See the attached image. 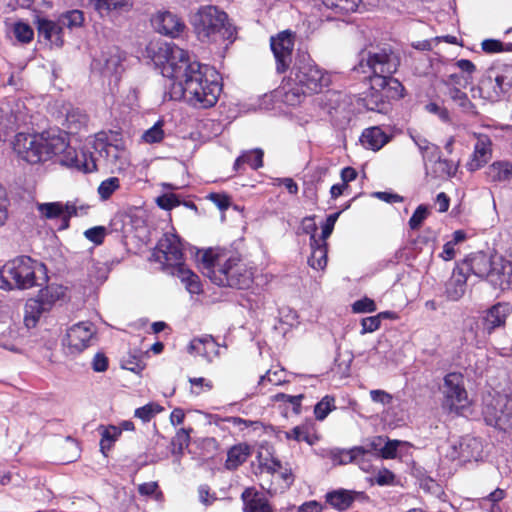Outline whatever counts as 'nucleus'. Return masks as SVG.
I'll return each mask as SVG.
<instances>
[{
	"label": "nucleus",
	"instance_id": "nucleus-1",
	"mask_svg": "<svg viewBox=\"0 0 512 512\" xmlns=\"http://www.w3.org/2000/svg\"><path fill=\"white\" fill-rule=\"evenodd\" d=\"M145 56L160 69L163 77L173 81L171 99L186 96L188 102L199 109L217 103L222 85L214 68L192 61L187 51L172 43L150 42Z\"/></svg>",
	"mask_w": 512,
	"mask_h": 512
},
{
	"label": "nucleus",
	"instance_id": "nucleus-2",
	"mask_svg": "<svg viewBox=\"0 0 512 512\" xmlns=\"http://www.w3.org/2000/svg\"><path fill=\"white\" fill-rule=\"evenodd\" d=\"M14 151L26 162L36 164L56 158L62 165L83 173L97 170L96 159L87 151H77L69 143V136L60 130L41 134L18 133L13 141Z\"/></svg>",
	"mask_w": 512,
	"mask_h": 512
},
{
	"label": "nucleus",
	"instance_id": "nucleus-3",
	"mask_svg": "<svg viewBox=\"0 0 512 512\" xmlns=\"http://www.w3.org/2000/svg\"><path fill=\"white\" fill-rule=\"evenodd\" d=\"M153 256L164 268L169 269L173 276L180 279L189 293H201L202 288L198 275L187 268L182 262L183 248L177 235L165 233L159 240Z\"/></svg>",
	"mask_w": 512,
	"mask_h": 512
},
{
	"label": "nucleus",
	"instance_id": "nucleus-4",
	"mask_svg": "<svg viewBox=\"0 0 512 512\" xmlns=\"http://www.w3.org/2000/svg\"><path fill=\"white\" fill-rule=\"evenodd\" d=\"M204 273L218 286L237 289L248 288L253 281V272L238 257L223 259L212 253L203 256Z\"/></svg>",
	"mask_w": 512,
	"mask_h": 512
},
{
	"label": "nucleus",
	"instance_id": "nucleus-5",
	"mask_svg": "<svg viewBox=\"0 0 512 512\" xmlns=\"http://www.w3.org/2000/svg\"><path fill=\"white\" fill-rule=\"evenodd\" d=\"M194 30L201 42L232 43L236 30L229 23L228 15L216 6L207 5L201 7L194 18Z\"/></svg>",
	"mask_w": 512,
	"mask_h": 512
},
{
	"label": "nucleus",
	"instance_id": "nucleus-6",
	"mask_svg": "<svg viewBox=\"0 0 512 512\" xmlns=\"http://www.w3.org/2000/svg\"><path fill=\"white\" fill-rule=\"evenodd\" d=\"M398 59L392 53L387 52L385 49H381L377 52H368L367 55H363L359 67L362 72L366 73L364 66L372 73L370 77L371 89L379 88L386 90L387 88L398 92L403 89L402 84L392 75L397 71Z\"/></svg>",
	"mask_w": 512,
	"mask_h": 512
},
{
	"label": "nucleus",
	"instance_id": "nucleus-7",
	"mask_svg": "<svg viewBox=\"0 0 512 512\" xmlns=\"http://www.w3.org/2000/svg\"><path fill=\"white\" fill-rule=\"evenodd\" d=\"M289 79L296 86V91L293 92L296 96L319 93L330 83L329 75L306 52L297 54Z\"/></svg>",
	"mask_w": 512,
	"mask_h": 512
},
{
	"label": "nucleus",
	"instance_id": "nucleus-8",
	"mask_svg": "<svg viewBox=\"0 0 512 512\" xmlns=\"http://www.w3.org/2000/svg\"><path fill=\"white\" fill-rule=\"evenodd\" d=\"M37 263L28 256H19L0 268V289H29L35 285Z\"/></svg>",
	"mask_w": 512,
	"mask_h": 512
},
{
	"label": "nucleus",
	"instance_id": "nucleus-9",
	"mask_svg": "<svg viewBox=\"0 0 512 512\" xmlns=\"http://www.w3.org/2000/svg\"><path fill=\"white\" fill-rule=\"evenodd\" d=\"M485 422L499 430H512V401L506 395L498 394L485 400L483 407Z\"/></svg>",
	"mask_w": 512,
	"mask_h": 512
},
{
	"label": "nucleus",
	"instance_id": "nucleus-10",
	"mask_svg": "<svg viewBox=\"0 0 512 512\" xmlns=\"http://www.w3.org/2000/svg\"><path fill=\"white\" fill-rule=\"evenodd\" d=\"M61 295L60 287L47 286L41 289L35 298H30L25 304L24 323L26 327H35L41 315L48 312Z\"/></svg>",
	"mask_w": 512,
	"mask_h": 512
},
{
	"label": "nucleus",
	"instance_id": "nucleus-11",
	"mask_svg": "<svg viewBox=\"0 0 512 512\" xmlns=\"http://www.w3.org/2000/svg\"><path fill=\"white\" fill-rule=\"evenodd\" d=\"M93 148L112 171H121L128 164V155L123 143H112L106 133L95 135Z\"/></svg>",
	"mask_w": 512,
	"mask_h": 512
},
{
	"label": "nucleus",
	"instance_id": "nucleus-12",
	"mask_svg": "<svg viewBox=\"0 0 512 512\" xmlns=\"http://www.w3.org/2000/svg\"><path fill=\"white\" fill-rule=\"evenodd\" d=\"M444 406L450 411L459 413L468 404V394L464 387V378L461 373L451 372L444 377L443 385Z\"/></svg>",
	"mask_w": 512,
	"mask_h": 512
},
{
	"label": "nucleus",
	"instance_id": "nucleus-13",
	"mask_svg": "<svg viewBox=\"0 0 512 512\" xmlns=\"http://www.w3.org/2000/svg\"><path fill=\"white\" fill-rule=\"evenodd\" d=\"M294 34L288 30L279 32L270 38V47L273 52L276 72L285 73L291 66L294 50Z\"/></svg>",
	"mask_w": 512,
	"mask_h": 512
},
{
	"label": "nucleus",
	"instance_id": "nucleus-14",
	"mask_svg": "<svg viewBox=\"0 0 512 512\" xmlns=\"http://www.w3.org/2000/svg\"><path fill=\"white\" fill-rule=\"evenodd\" d=\"M482 442L475 437L465 436L456 441H451L446 456L451 460L461 463L478 461L482 458Z\"/></svg>",
	"mask_w": 512,
	"mask_h": 512
},
{
	"label": "nucleus",
	"instance_id": "nucleus-15",
	"mask_svg": "<svg viewBox=\"0 0 512 512\" xmlns=\"http://www.w3.org/2000/svg\"><path fill=\"white\" fill-rule=\"evenodd\" d=\"M459 265L467 275L471 273L479 278L489 277L494 284L499 282V272L496 267H500V259L492 262L486 254L476 253Z\"/></svg>",
	"mask_w": 512,
	"mask_h": 512
},
{
	"label": "nucleus",
	"instance_id": "nucleus-16",
	"mask_svg": "<svg viewBox=\"0 0 512 512\" xmlns=\"http://www.w3.org/2000/svg\"><path fill=\"white\" fill-rule=\"evenodd\" d=\"M151 24L158 33L171 38L179 37L186 28L184 20L168 10L157 11L151 18Z\"/></svg>",
	"mask_w": 512,
	"mask_h": 512
},
{
	"label": "nucleus",
	"instance_id": "nucleus-17",
	"mask_svg": "<svg viewBox=\"0 0 512 512\" xmlns=\"http://www.w3.org/2000/svg\"><path fill=\"white\" fill-rule=\"evenodd\" d=\"M472 98H480L490 102H497L505 97L492 70L483 76L478 85L471 88Z\"/></svg>",
	"mask_w": 512,
	"mask_h": 512
},
{
	"label": "nucleus",
	"instance_id": "nucleus-18",
	"mask_svg": "<svg viewBox=\"0 0 512 512\" xmlns=\"http://www.w3.org/2000/svg\"><path fill=\"white\" fill-rule=\"evenodd\" d=\"M94 334L95 329L91 322H79L68 329L67 343L70 348L81 352L90 345Z\"/></svg>",
	"mask_w": 512,
	"mask_h": 512
},
{
	"label": "nucleus",
	"instance_id": "nucleus-19",
	"mask_svg": "<svg viewBox=\"0 0 512 512\" xmlns=\"http://www.w3.org/2000/svg\"><path fill=\"white\" fill-rule=\"evenodd\" d=\"M512 312V305L507 302H498L491 306L484 314L482 323L488 334L506 323L508 315Z\"/></svg>",
	"mask_w": 512,
	"mask_h": 512
},
{
	"label": "nucleus",
	"instance_id": "nucleus-20",
	"mask_svg": "<svg viewBox=\"0 0 512 512\" xmlns=\"http://www.w3.org/2000/svg\"><path fill=\"white\" fill-rule=\"evenodd\" d=\"M362 495L361 492L344 488L335 489L324 495L325 503L338 512H344L352 507L354 501Z\"/></svg>",
	"mask_w": 512,
	"mask_h": 512
},
{
	"label": "nucleus",
	"instance_id": "nucleus-21",
	"mask_svg": "<svg viewBox=\"0 0 512 512\" xmlns=\"http://www.w3.org/2000/svg\"><path fill=\"white\" fill-rule=\"evenodd\" d=\"M486 182L498 186L512 181V162L507 160L494 161L484 172Z\"/></svg>",
	"mask_w": 512,
	"mask_h": 512
},
{
	"label": "nucleus",
	"instance_id": "nucleus-22",
	"mask_svg": "<svg viewBox=\"0 0 512 512\" xmlns=\"http://www.w3.org/2000/svg\"><path fill=\"white\" fill-rule=\"evenodd\" d=\"M467 279L468 275L460 265H457L453 269L452 275L445 285V294L448 300L458 301L465 295L467 290Z\"/></svg>",
	"mask_w": 512,
	"mask_h": 512
},
{
	"label": "nucleus",
	"instance_id": "nucleus-23",
	"mask_svg": "<svg viewBox=\"0 0 512 512\" xmlns=\"http://www.w3.org/2000/svg\"><path fill=\"white\" fill-rule=\"evenodd\" d=\"M243 512H274L268 498L255 488H246L241 495Z\"/></svg>",
	"mask_w": 512,
	"mask_h": 512
},
{
	"label": "nucleus",
	"instance_id": "nucleus-24",
	"mask_svg": "<svg viewBox=\"0 0 512 512\" xmlns=\"http://www.w3.org/2000/svg\"><path fill=\"white\" fill-rule=\"evenodd\" d=\"M491 140L487 135H479L474 146V151L467 164L469 171H476L483 167L491 158Z\"/></svg>",
	"mask_w": 512,
	"mask_h": 512
},
{
	"label": "nucleus",
	"instance_id": "nucleus-25",
	"mask_svg": "<svg viewBox=\"0 0 512 512\" xmlns=\"http://www.w3.org/2000/svg\"><path fill=\"white\" fill-rule=\"evenodd\" d=\"M188 350L190 353L211 362L219 354V345L210 335H204L191 340Z\"/></svg>",
	"mask_w": 512,
	"mask_h": 512
},
{
	"label": "nucleus",
	"instance_id": "nucleus-26",
	"mask_svg": "<svg viewBox=\"0 0 512 512\" xmlns=\"http://www.w3.org/2000/svg\"><path fill=\"white\" fill-rule=\"evenodd\" d=\"M38 210L40 213L48 218H62L65 222L64 227L68 226V219L72 216L77 215V208L75 204L66 203L62 204L60 202H51V203H42L38 205Z\"/></svg>",
	"mask_w": 512,
	"mask_h": 512
},
{
	"label": "nucleus",
	"instance_id": "nucleus-27",
	"mask_svg": "<svg viewBox=\"0 0 512 512\" xmlns=\"http://www.w3.org/2000/svg\"><path fill=\"white\" fill-rule=\"evenodd\" d=\"M332 458L334 463L339 465L355 462L364 471H368L370 467V464L366 461V450L363 447H353L349 450L334 452Z\"/></svg>",
	"mask_w": 512,
	"mask_h": 512
},
{
	"label": "nucleus",
	"instance_id": "nucleus-28",
	"mask_svg": "<svg viewBox=\"0 0 512 512\" xmlns=\"http://www.w3.org/2000/svg\"><path fill=\"white\" fill-rule=\"evenodd\" d=\"M62 30L63 27L59 22L48 19L38 20L39 37L49 41L51 45L61 46L63 44Z\"/></svg>",
	"mask_w": 512,
	"mask_h": 512
},
{
	"label": "nucleus",
	"instance_id": "nucleus-29",
	"mask_svg": "<svg viewBox=\"0 0 512 512\" xmlns=\"http://www.w3.org/2000/svg\"><path fill=\"white\" fill-rule=\"evenodd\" d=\"M360 140L365 148L378 151L389 142L390 136L386 134L380 127L374 126L366 128L362 132Z\"/></svg>",
	"mask_w": 512,
	"mask_h": 512
},
{
	"label": "nucleus",
	"instance_id": "nucleus-30",
	"mask_svg": "<svg viewBox=\"0 0 512 512\" xmlns=\"http://www.w3.org/2000/svg\"><path fill=\"white\" fill-rule=\"evenodd\" d=\"M311 256L308 264L316 270H322L327 265V243L317 240L314 234L310 237Z\"/></svg>",
	"mask_w": 512,
	"mask_h": 512
},
{
	"label": "nucleus",
	"instance_id": "nucleus-31",
	"mask_svg": "<svg viewBox=\"0 0 512 512\" xmlns=\"http://www.w3.org/2000/svg\"><path fill=\"white\" fill-rule=\"evenodd\" d=\"M102 74L105 76H117L123 70V57L118 49L110 50L102 55Z\"/></svg>",
	"mask_w": 512,
	"mask_h": 512
},
{
	"label": "nucleus",
	"instance_id": "nucleus-32",
	"mask_svg": "<svg viewBox=\"0 0 512 512\" xmlns=\"http://www.w3.org/2000/svg\"><path fill=\"white\" fill-rule=\"evenodd\" d=\"M244 164H247L254 170L262 167L263 151L261 149H253L242 152V154L236 158L233 168L237 172L241 171Z\"/></svg>",
	"mask_w": 512,
	"mask_h": 512
},
{
	"label": "nucleus",
	"instance_id": "nucleus-33",
	"mask_svg": "<svg viewBox=\"0 0 512 512\" xmlns=\"http://www.w3.org/2000/svg\"><path fill=\"white\" fill-rule=\"evenodd\" d=\"M250 455V448L246 444H238L231 447L227 453L225 466L229 470H234L243 464Z\"/></svg>",
	"mask_w": 512,
	"mask_h": 512
},
{
	"label": "nucleus",
	"instance_id": "nucleus-34",
	"mask_svg": "<svg viewBox=\"0 0 512 512\" xmlns=\"http://www.w3.org/2000/svg\"><path fill=\"white\" fill-rule=\"evenodd\" d=\"M499 272L498 285L501 289L512 288V249L500 258V267H496Z\"/></svg>",
	"mask_w": 512,
	"mask_h": 512
},
{
	"label": "nucleus",
	"instance_id": "nucleus-35",
	"mask_svg": "<svg viewBox=\"0 0 512 512\" xmlns=\"http://www.w3.org/2000/svg\"><path fill=\"white\" fill-rule=\"evenodd\" d=\"M458 169V165L448 159H442L441 156L435 160V162L431 166V170L429 169V173L434 178H451L453 177Z\"/></svg>",
	"mask_w": 512,
	"mask_h": 512
},
{
	"label": "nucleus",
	"instance_id": "nucleus-36",
	"mask_svg": "<svg viewBox=\"0 0 512 512\" xmlns=\"http://www.w3.org/2000/svg\"><path fill=\"white\" fill-rule=\"evenodd\" d=\"M99 14H109L113 10H129L132 7L131 0H90Z\"/></svg>",
	"mask_w": 512,
	"mask_h": 512
},
{
	"label": "nucleus",
	"instance_id": "nucleus-37",
	"mask_svg": "<svg viewBox=\"0 0 512 512\" xmlns=\"http://www.w3.org/2000/svg\"><path fill=\"white\" fill-rule=\"evenodd\" d=\"M445 94L457 105L462 112L467 114H475V106L468 98L463 89H452V91H445Z\"/></svg>",
	"mask_w": 512,
	"mask_h": 512
},
{
	"label": "nucleus",
	"instance_id": "nucleus-38",
	"mask_svg": "<svg viewBox=\"0 0 512 512\" xmlns=\"http://www.w3.org/2000/svg\"><path fill=\"white\" fill-rule=\"evenodd\" d=\"M323 5L336 13L347 14L355 12L362 0H321Z\"/></svg>",
	"mask_w": 512,
	"mask_h": 512
},
{
	"label": "nucleus",
	"instance_id": "nucleus-39",
	"mask_svg": "<svg viewBox=\"0 0 512 512\" xmlns=\"http://www.w3.org/2000/svg\"><path fill=\"white\" fill-rule=\"evenodd\" d=\"M441 82L445 86V91H452V89H465L471 82V76L461 73H451L443 77Z\"/></svg>",
	"mask_w": 512,
	"mask_h": 512
},
{
	"label": "nucleus",
	"instance_id": "nucleus-40",
	"mask_svg": "<svg viewBox=\"0 0 512 512\" xmlns=\"http://www.w3.org/2000/svg\"><path fill=\"white\" fill-rule=\"evenodd\" d=\"M502 91L506 95L512 89V65H503L502 67L492 70Z\"/></svg>",
	"mask_w": 512,
	"mask_h": 512
},
{
	"label": "nucleus",
	"instance_id": "nucleus-41",
	"mask_svg": "<svg viewBox=\"0 0 512 512\" xmlns=\"http://www.w3.org/2000/svg\"><path fill=\"white\" fill-rule=\"evenodd\" d=\"M120 186V179L118 177H109L99 184L97 193L102 201H107L118 189H120Z\"/></svg>",
	"mask_w": 512,
	"mask_h": 512
},
{
	"label": "nucleus",
	"instance_id": "nucleus-42",
	"mask_svg": "<svg viewBox=\"0 0 512 512\" xmlns=\"http://www.w3.org/2000/svg\"><path fill=\"white\" fill-rule=\"evenodd\" d=\"M108 272L109 270L105 263L92 261L88 269L90 283L93 285L103 283L108 277Z\"/></svg>",
	"mask_w": 512,
	"mask_h": 512
},
{
	"label": "nucleus",
	"instance_id": "nucleus-43",
	"mask_svg": "<svg viewBox=\"0 0 512 512\" xmlns=\"http://www.w3.org/2000/svg\"><path fill=\"white\" fill-rule=\"evenodd\" d=\"M164 121L158 120L152 127L147 129L141 136V140L147 144L160 143L164 137L165 132L163 130Z\"/></svg>",
	"mask_w": 512,
	"mask_h": 512
},
{
	"label": "nucleus",
	"instance_id": "nucleus-44",
	"mask_svg": "<svg viewBox=\"0 0 512 512\" xmlns=\"http://www.w3.org/2000/svg\"><path fill=\"white\" fill-rule=\"evenodd\" d=\"M84 22V14L80 10H71L63 13L59 18V23L62 27L69 29L82 26Z\"/></svg>",
	"mask_w": 512,
	"mask_h": 512
},
{
	"label": "nucleus",
	"instance_id": "nucleus-45",
	"mask_svg": "<svg viewBox=\"0 0 512 512\" xmlns=\"http://www.w3.org/2000/svg\"><path fill=\"white\" fill-rule=\"evenodd\" d=\"M334 398L332 396L326 395L322 398L320 402H318L314 408V414L317 420H324L328 414L335 409Z\"/></svg>",
	"mask_w": 512,
	"mask_h": 512
},
{
	"label": "nucleus",
	"instance_id": "nucleus-46",
	"mask_svg": "<svg viewBox=\"0 0 512 512\" xmlns=\"http://www.w3.org/2000/svg\"><path fill=\"white\" fill-rule=\"evenodd\" d=\"M190 434L187 429L181 428L176 432L172 439L173 454L181 455L185 448L189 446Z\"/></svg>",
	"mask_w": 512,
	"mask_h": 512
},
{
	"label": "nucleus",
	"instance_id": "nucleus-47",
	"mask_svg": "<svg viewBox=\"0 0 512 512\" xmlns=\"http://www.w3.org/2000/svg\"><path fill=\"white\" fill-rule=\"evenodd\" d=\"M13 33L15 38L22 43H29L34 36L31 26L24 22H16L13 25Z\"/></svg>",
	"mask_w": 512,
	"mask_h": 512
},
{
	"label": "nucleus",
	"instance_id": "nucleus-48",
	"mask_svg": "<svg viewBox=\"0 0 512 512\" xmlns=\"http://www.w3.org/2000/svg\"><path fill=\"white\" fill-rule=\"evenodd\" d=\"M163 408L157 403H148L135 410V417L141 419L143 422L150 421L157 413L161 412Z\"/></svg>",
	"mask_w": 512,
	"mask_h": 512
},
{
	"label": "nucleus",
	"instance_id": "nucleus-49",
	"mask_svg": "<svg viewBox=\"0 0 512 512\" xmlns=\"http://www.w3.org/2000/svg\"><path fill=\"white\" fill-rule=\"evenodd\" d=\"M425 110L438 117V119L443 123H450L451 117L448 109L442 105H439L435 102H430L425 105Z\"/></svg>",
	"mask_w": 512,
	"mask_h": 512
},
{
	"label": "nucleus",
	"instance_id": "nucleus-50",
	"mask_svg": "<svg viewBox=\"0 0 512 512\" xmlns=\"http://www.w3.org/2000/svg\"><path fill=\"white\" fill-rule=\"evenodd\" d=\"M288 439H294L298 442H307L310 445L314 444V440L307 427L304 426H296L291 431L287 433Z\"/></svg>",
	"mask_w": 512,
	"mask_h": 512
},
{
	"label": "nucleus",
	"instance_id": "nucleus-51",
	"mask_svg": "<svg viewBox=\"0 0 512 512\" xmlns=\"http://www.w3.org/2000/svg\"><path fill=\"white\" fill-rule=\"evenodd\" d=\"M482 50L486 53H498L504 50L512 51V43L507 44V48H504V44L495 39H486L481 43Z\"/></svg>",
	"mask_w": 512,
	"mask_h": 512
},
{
	"label": "nucleus",
	"instance_id": "nucleus-52",
	"mask_svg": "<svg viewBox=\"0 0 512 512\" xmlns=\"http://www.w3.org/2000/svg\"><path fill=\"white\" fill-rule=\"evenodd\" d=\"M284 371L282 369L278 370H268L265 375H262L258 381V385L262 386L266 382L272 385H280L284 382Z\"/></svg>",
	"mask_w": 512,
	"mask_h": 512
},
{
	"label": "nucleus",
	"instance_id": "nucleus-53",
	"mask_svg": "<svg viewBox=\"0 0 512 512\" xmlns=\"http://www.w3.org/2000/svg\"><path fill=\"white\" fill-rule=\"evenodd\" d=\"M429 214L428 207L425 205H419L414 211L413 215L409 219V227L412 230H416L420 228L423 221L427 218Z\"/></svg>",
	"mask_w": 512,
	"mask_h": 512
},
{
	"label": "nucleus",
	"instance_id": "nucleus-54",
	"mask_svg": "<svg viewBox=\"0 0 512 512\" xmlns=\"http://www.w3.org/2000/svg\"><path fill=\"white\" fill-rule=\"evenodd\" d=\"M119 435L120 431L116 427L105 428L100 441L101 450L104 452L105 449H109Z\"/></svg>",
	"mask_w": 512,
	"mask_h": 512
},
{
	"label": "nucleus",
	"instance_id": "nucleus-55",
	"mask_svg": "<svg viewBox=\"0 0 512 512\" xmlns=\"http://www.w3.org/2000/svg\"><path fill=\"white\" fill-rule=\"evenodd\" d=\"M189 383L192 387V393H195L196 395H199L204 391H210L213 388L212 382L204 377L189 378Z\"/></svg>",
	"mask_w": 512,
	"mask_h": 512
},
{
	"label": "nucleus",
	"instance_id": "nucleus-56",
	"mask_svg": "<svg viewBox=\"0 0 512 512\" xmlns=\"http://www.w3.org/2000/svg\"><path fill=\"white\" fill-rule=\"evenodd\" d=\"M157 205L164 210H171L180 205L178 197L173 193H166L156 198Z\"/></svg>",
	"mask_w": 512,
	"mask_h": 512
},
{
	"label": "nucleus",
	"instance_id": "nucleus-57",
	"mask_svg": "<svg viewBox=\"0 0 512 512\" xmlns=\"http://www.w3.org/2000/svg\"><path fill=\"white\" fill-rule=\"evenodd\" d=\"M374 482L379 486H389L395 484V475L387 468H381L377 471Z\"/></svg>",
	"mask_w": 512,
	"mask_h": 512
},
{
	"label": "nucleus",
	"instance_id": "nucleus-58",
	"mask_svg": "<svg viewBox=\"0 0 512 512\" xmlns=\"http://www.w3.org/2000/svg\"><path fill=\"white\" fill-rule=\"evenodd\" d=\"M352 310L355 313H370L376 310V304L374 300L365 297L354 302L352 305Z\"/></svg>",
	"mask_w": 512,
	"mask_h": 512
},
{
	"label": "nucleus",
	"instance_id": "nucleus-59",
	"mask_svg": "<svg viewBox=\"0 0 512 512\" xmlns=\"http://www.w3.org/2000/svg\"><path fill=\"white\" fill-rule=\"evenodd\" d=\"M440 154L441 151L439 147L435 144H432L430 147L427 148V150L421 153L427 174L429 173V163L433 164L435 160H437L440 157Z\"/></svg>",
	"mask_w": 512,
	"mask_h": 512
},
{
	"label": "nucleus",
	"instance_id": "nucleus-60",
	"mask_svg": "<svg viewBox=\"0 0 512 512\" xmlns=\"http://www.w3.org/2000/svg\"><path fill=\"white\" fill-rule=\"evenodd\" d=\"M381 324L380 315L363 318L361 321V334L372 333L379 329Z\"/></svg>",
	"mask_w": 512,
	"mask_h": 512
},
{
	"label": "nucleus",
	"instance_id": "nucleus-61",
	"mask_svg": "<svg viewBox=\"0 0 512 512\" xmlns=\"http://www.w3.org/2000/svg\"><path fill=\"white\" fill-rule=\"evenodd\" d=\"M274 399L276 401H282V402H285V403H290L293 406V410L296 413H298L300 411L301 401L303 399V395L300 394V395L292 396V395H288V394H284V393H278V394H276L274 396Z\"/></svg>",
	"mask_w": 512,
	"mask_h": 512
},
{
	"label": "nucleus",
	"instance_id": "nucleus-62",
	"mask_svg": "<svg viewBox=\"0 0 512 512\" xmlns=\"http://www.w3.org/2000/svg\"><path fill=\"white\" fill-rule=\"evenodd\" d=\"M401 444L398 440H388L380 449V455L384 459H393L397 455V449Z\"/></svg>",
	"mask_w": 512,
	"mask_h": 512
},
{
	"label": "nucleus",
	"instance_id": "nucleus-63",
	"mask_svg": "<svg viewBox=\"0 0 512 512\" xmlns=\"http://www.w3.org/2000/svg\"><path fill=\"white\" fill-rule=\"evenodd\" d=\"M84 235L89 241L95 244H101L105 237V228L102 226L92 227L87 229Z\"/></svg>",
	"mask_w": 512,
	"mask_h": 512
},
{
	"label": "nucleus",
	"instance_id": "nucleus-64",
	"mask_svg": "<svg viewBox=\"0 0 512 512\" xmlns=\"http://www.w3.org/2000/svg\"><path fill=\"white\" fill-rule=\"evenodd\" d=\"M325 505L321 504L316 500H310L302 503L297 512H323Z\"/></svg>",
	"mask_w": 512,
	"mask_h": 512
}]
</instances>
